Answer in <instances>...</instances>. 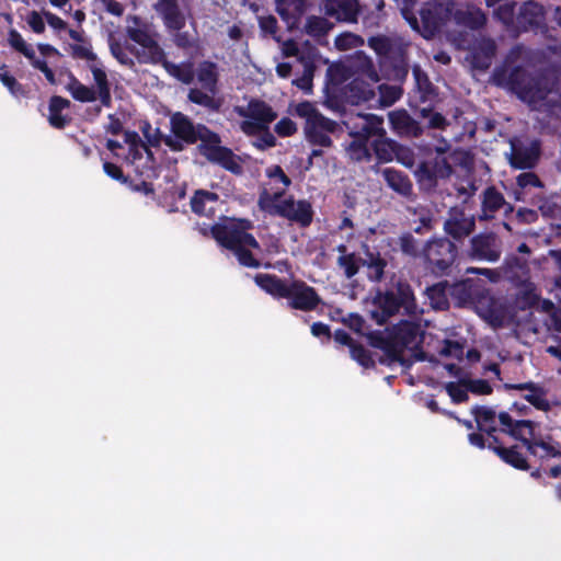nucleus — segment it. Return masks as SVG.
Masks as SVG:
<instances>
[{"label": "nucleus", "mask_w": 561, "mask_h": 561, "mask_svg": "<svg viewBox=\"0 0 561 561\" xmlns=\"http://www.w3.org/2000/svg\"><path fill=\"white\" fill-rule=\"evenodd\" d=\"M171 134L186 145H195L209 163L219 165L232 174H241L240 158L230 148L221 146V137L205 124H195L187 115L175 112L170 117Z\"/></svg>", "instance_id": "1"}, {"label": "nucleus", "mask_w": 561, "mask_h": 561, "mask_svg": "<svg viewBox=\"0 0 561 561\" xmlns=\"http://www.w3.org/2000/svg\"><path fill=\"white\" fill-rule=\"evenodd\" d=\"M370 346L383 352L385 357L379 358L382 365L399 363L407 364L403 356L405 348H417L423 342V332L417 322L401 320L388 328L386 332L373 331L368 334Z\"/></svg>", "instance_id": "2"}, {"label": "nucleus", "mask_w": 561, "mask_h": 561, "mask_svg": "<svg viewBox=\"0 0 561 561\" xmlns=\"http://www.w3.org/2000/svg\"><path fill=\"white\" fill-rule=\"evenodd\" d=\"M255 284L274 298L288 299V307L300 311H312L322 304L317 290L306 282L294 279L287 283L274 274H256Z\"/></svg>", "instance_id": "3"}, {"label": "nucleus", "mask_w": 561, "mask_h": 561, "mask_svg": "<svg viewBox=\"0 0 561 561\" xmlns=\"http://www.w3.org/2000/svg\"><path fill=\"white\" fill-rule=\"evenodd\" d=\"M374 305L376 309L370 311V318L379 325L400 312L409 317H416L421 312L414 291L404 279L397 280L383 293L379 291L374 298Z\"/></svg>", "instance_id": "4"}, {"label": "nucleus", "mask_w": 561, "mask_h": 561, "mask_svg": "<svg viewBox=\"0 0 561 561\" xmlns=\"http://www.w3.org/2000/svg\"><path fill=\"white\" fill-rule=\"evenodd\" d=\"M295 114L305 119V138L313 147L330 148L333 146L332 135L341 130L336 121L324 116L313 103L302 101L295 106Z\"/></svg>", "instance_id": "5"}, {"label": "nucleus", "mask_w": 561, "mask_h": 561, "mask_svg": "<svg viewBox=\"0 0 561 561\" xmlns=\"http://www.w3.org/2000/svg\"><path fill=\"white\" fill-rule=\"evenodd\" d=\"M494 81L507 89L517 98L527 103H537L547 98L548 91L542 87L541 80L530 76L524 68L516 66L511 69L507 77L505 72H495Z\"/></svg>", "instance_id": "6"}, {"label": "nucleus", "mask_w": 561, "mask_h": 561, "mask_svg": "<svg viewBox=\"0 0 561 561\" xmlns=\"http://www.w3.org/2000/svg\"><path fill=\"white\" fill-rule=\"evenodd\" d=\"M284 191L268 194L263 191L259 198V206L262 209L273 207L274 214L299 224L301 227H308L312 222L313 210L311 204L306 199L296 202L293 196L280 201Z\"/></svg>", "instance_id": "7"}, {"label": "nucleus", "mask_w": 561, "mask_h": 561, "mask_svg": "<svg viewBox=\"0 0 561 561\" xmlns=\"http://www.w3.org/2000/svg\"><path fill=\"white\" fill-rule=\"evenodd\" d=\"M454 5L453 0H433L424 3L420 10L421 26L414 15L409 18L404 14V18L413 30L419 31L424 38L428 39L435 36L442 26L450 20Z\"/></svg>", "instance_id": "8"}, {"label": "nucleus", "mask_w": 561, "mask_h": 561, "mask_svg": "<svg viewBox=\"0 0 561 561\" xmlns=\"http://www.w3.org/2000/svg\"><path fill=\"white\" fill-rule=\"evenodd\" d=\"M454 173V168L446 156V148L436 147L435 154L422 160L414 171L420 188L424 192L435 191L439 181L447 180Z\"/></svg>", "instance_id": "9"}, {"label": "nucleus", "mask_w": 561, "mask_h": 561, "mask_svg": "<svg viewBox=\"0 0 561 561\" xmlns=\"http://www.w3.org/2000/svg\"><path fill=\"white\" fill-rule=\"evenodd\" d=\"M152 8L161 18L164 27L174 32L173 43L176 47L190 49L194 46V39L190 33L182 32L186 24V18L178 0H157Z\"/></svg>", "instance_id": "10"}, {"label": "nucleus", "mask_w": 561, "mask_h": 561, "mask_svg": "<svg viewBox=\"0 0 561 561\" xmlns=\"http://www.w3.org/2000/svg\"><path fill=\"white\" fill-rule=\"evenodd\" d=\"M249 228H251V222L248 219H240L238 222L215 224L210 228V233L220 247L232 252L241 245L260 249V243L254 236L247 232Z\"/></svg>", "instance_id": "11"}, {"label": "nucleus", "mask_w": 561, "mask_h": 561, "mask_svg": "<svg viewBox=\"0 0 561 561\" xmlns=\"http://www.w3.org/2000/svg\"><path fill=\"white\" fill-rule=\"evenodd\" d=\"M457 255V245L446 237L430 240L424 248V257L436 275L449 274Z\"/></svg>", "instance_id": "12"}, {"label": "nucleus", "mask_w": 561, "mask_h": 561, "mask_svg": "<svg viewBox=\"0 0 561 561\" xmlns=\"http://www.w3.org/2000/svg\"><path fill=\"white\" fill-rule=\"evenodd\" d=\"M236 113L244 119L240 123L242 133L264 129L277 118V113L265 101L251 99L245 107L237 106Z\"/></svg>", "instance_id": "13"}, {"label": "nucleus", "mask_w": 561, "mask_h": 561, "mask_svg": "<svg viewBox=\"0 0 561 561\" xmlns=\"http://www.w3.org/2000/svg\"><path fill=\"white\" fill-rule=\"evenodd\" d=\"M501 241L494 232H481L470 239L467 256L471 261L494 263L501 257Z\"/></svg>", "instance_id": "14"}, {"label": "nucleus", "mask_w": 561, "mask_h": 561, "mask_svg": "<svg viewBox=\"0 0 561 561\" xmlns=\"http://www.w3.org/2000/svg\"><path fill=\"white\" fill-rule=\"evenodd\" d=\"M352 138L369 141L377 137L386 136L383 118L376 114H357L345 123Z\"/></svg>", "instance_id": "15"}, {"label": "nucleus", "mask_w": 561, "mask_h": 561, "mask_svg": "<svg viewBox=\"0 0 561 561\" xmlns=\"http://www.w3.org/2000/svg\"><path fill=\"white\" fill-rule=\"evenodd\" d=\"M445 233L455 241H462L476 229V217L467 214L461 206L450 207L444 221Z\"/></svg>", "instance_id": "16"}, {"label": "nucleus", "mask_w": 561, "mask_h": 561, "mask_svg": "<svg viewBox=\"0 0 561 561\" xmlns=\"http://www.w3.org/2000/svg\"><path fill=\"white\" fill-rule=\"evenodd\" d=\"M510 164L517 170L533 169L540 157V142L531 141L529 145L518 139L511 140Z\"/></svg>", "instance_id": "17"}, {"label": "nucleus", "mask_w": 561, "mask_h": 561, "mask_svg": "<svg viewBox=\"0 0 561 561\" xmlns=\"http://www.w3.org/2000/svg\"><path fill=\"white\" fill-rule=\"evenodd\" d=\"M536 428L537 427H530L525 437L522 439V443L526 447L527 451L541 460L547 458L561 457V444L553 440L550 435H548L546 438H543L541 435H537Z\"/></svg>", "instance_id": "18"}, {"label": "nucleus", "mask_w": 561, "mask_h": 561, "mask_svg": "<svg viewBox=\"0 0 561 561\" xmlns=\"http://www.w3.org/2000/svg\"><path fill=\"white\" fill-rule=\"evenodd\" d=\"M323 10L327 16L339 22L356 23L360 4L358 0H324Z\"/></svg>", "instance_id": "19"}, {"label": "nucleus", "mask_w": 561, "mask_h": 561, "mask_svg": "<svg viewBox=\"0 0 561 561\" xmlns=\"http://www.w3.org/2000/svg\"><path fill=\"white\" fill-rule=\"evenodd\" d=\"M391 129L400 137L419 138L424 128L407 110H397L388 114Z\"/></svg>", "instance_id": "20"}, {"label": "nucleus", "mask_w": 561, "mask_h": 561, "mask_svg": "<svg viewBox=\"0 0 561 561\" xmlns=\"http://www.w3.org/2000/svg\"><path fill=\"white\" fill-rule=\"evenodd\" d=\"M543 20V7L533 0H528L519 7L516 14V26L520 32H528L540 27Z\"/></svg>", "instance_id": "21"}, {"label": "nucleus", "mask_w": 561, "mask_h": 561, "mask_svg": "<svg viewBox=\"0 0 561 561\" xmlns=\"http://www.w3.org/2000/svg\"><path fill=\"white\" fill-rule=\"evenodd\" d=\"M501 208H505V213L513 211V206L505 201L504 195L495 186H488L482 192L479 220L493 219Z\"/></svg>", "instance_id": "22"}, {"label": "nucleus", "mask_w": 561, "mask_h": 561, "mask_svg": "<svg viewBox=\"0 0 561 561\" xmlns=\"http://www.w3.org/2000/svg\"><path fill=\"white\" fill-rule=\"evenodd\" d=\"M371 148L379 162H391L393 158H397L404 165L410 164V162L404 161V158L401 157V152L410 154V149L388 138L387 135L375 138L371 142Z\"/></svg>", "instance_id": "23"}, {"label": "nucleus", "mask_w": 561, "mask_h": 561, "mask_svg": "<svg viewBox=\"0 0 561 561\" xmlns=\"http://www.w3.org/2000/svg\"><path fill=\"white\" fill-rule=\"evenodd\" d=\"M496 54V44L494 39L483 37L478 41L470 49V62L473 69L485 71L492 65Z\"/></svg>", "instance_id": "24"}, {"label": "nucleus", "mask_w": 561, "mask_h": 561, "mask_svg": "<svg viewBox=\"0 0 561 561\" xmlns=\"http://www.w3.org/2000/svg\"><path fill=\"white\" fill-rule=\"evenodd\" d=\"M381 65L391 69V75L394 79H405L410 68L408 62V44L400 39L391 53L382 59Z\"/></svg>", "instance_id": "25"}, {"label": "nucleus", "mask_w": 561, "mask_h": 561, "mask_svg": "<svg viewBox=\"0 0 561 561\" xmlns=\"http://www.w3.org/2000/svg\"><path fill=\"white\" fill-rule=\"evenodd\" d=\"M386 184L402 197L413 196V184L407 173L394 168H385L381 171Z\"/></svg>", "instance_id": "26"}, {"label": "nucleus", "mask_w": 561, "mask_h": 561, "mask_svg": "<svg viewBox=\"0 0 561 561\" xmlns=\"http://www.w3.org/2000/svg\"><path fill=\"white\" fill-rule=\"evenodd\" d=\"M497 417L500 424L503 426L501 431L520 442L530 427L539 426L538 423L530 420L514 421L508 412H500Z\"/></svg>", "instance_id": "27"}, {"label": "nucleus", "mask_w": 561, "mask_h": 561, "mask_svg": "<svg viewBox=\"0 0 561 561\" xmlns=\"http://www.w3.org/2000/svg\"><path fill=\"white\" fill-rule=\"evenodd\" d=\"M70 105V101L60 95H53L50 98L48 105V123L51 127L64 129L70 124L71 117L62 114V111L69 108Z\"/></svg>", "instance_id": "28"}, {"label": "nucleus", "mask_w": 561, "mask_h": 561, "mask_svg": "<svg viewBox=\"0 0 561 561\" xmlns=\"http://www.w3.org/2000/svg\"><path fill=\"white\" fill-rule=\"evenodd\" d=\"M89 69L92 72L93 80L96 85L95 92L99 96L101 104L104 107H111L112 106L111 84L108 82L107 75L102 67V64L100 61H96L95 64H91V65H89Z\"/></svg>", "instance_id": "29"}, {"label": "nucleus", "mask_w": 561, "mask_h": 561, "mask_svg": "<svg viewBox=\"0 0 561 561\" xmlns=\"http://www.w3.org/2000/svg\"><path fill=\"white\" fill-rule=\"evenodd\" d=\"M505 387L515 390H529L530 393L524 396V399L527 402H529L531 405H534L536 409L540 411L547 412L550 410V403L546 398V391L541 387L534 383L533 381L515 385H505Z\"/></svg>", "instance_id": "30"}, {"label": "nucleus", "mask_w": 561, "mask_h": 561, "mask_svg": "<svg viewBox=\"0 0 561 561\" xmlns=\"http://www.w3.org/2000/svg\"><path fill=\"white\" fill-rule=\"evenodd\" d=\"M365 257L362 259V266L368 270V278L373 282H381L388 262L378 251H370L366 245Z\"/></svg>", "instance_id": "31"}, {"label": "nucleus", "mask_w": 561, "mask_h": 561, "mask_svg": "<svg viewBox=\"0 0 561 561\" xmlns=\"http://www.w3.org/2000/svg\"><path fill=\"white\" fill-rule=\"evenodd\" d=\"M196 76L203 89L213 94L216 93L219 81V71L216 62L210 60L199 62Z\"/></svg>", "instance_id": "32"}, {"label": "nucleus", "mask_w": 561, "mask_h": 561, "mask_svg": "<svg viewBox=\"0 0 561 561\" xmlns=\"http://www.w3.org/2000/svg\"><path fill=\"white\" fill-rule=\"evenodd\" d=\"M471 412L474 415L477 427L480 432H484L486 435L496 432V412L494 409L485 405H476Z\"/></svg>", "instance_id": "33"}, {"label": "nucleus", "mask_w": 561, "mask_h": 561, "mask_svg": "<svg viewBox=\"0 0 561 561\" xmlns=\"http://www.w3.org/2000/svg\"><path fill=\"white\" fill-rule=\"evenodd\" d=\"M67 90L69 91L71 96L78 102L91 103L99 99L93 88L83 84L72 73H70L69 76Z\"/></svg>", "instance_id": "34"}, {"label": "nucleus", "mask_w": 561, "mask_h": 561, "mask_svg": "<svg viewBox=\"0 0 561 561\" xmlns=\"http://www.w3.org/2000/svg\"><path fill=\"white\" fill-rule=\"evenodd\" d=\"M496 456L515 469L526 471L530 468L526 457L518 450V446L499 447Z\"/></svg>", "instance_id": "35"}, {"label": "nucleus", "mask_w": 561, "mask_h": 561, "mask_svg": "<svg viewBox=\"0 0 561 561\" xmlns=\"http://www.w3.org/2000/svg\"><path fill=\"white\" fill-rule=\"evenodd\" d=\"M218 199L219 196L215 192L197 190L191 198L192 211L198 216H205L208 213V209L206 208L207 203H216Z\"/></svg>", "instance_id": "36"}, {"label": "nucleus", "mask_w": 561, "mask_h": 561, "mask_svg": "<svg viewBox=\"0 0 561 561\" xmlns=\"http://www.w3.org/2000/svg\"><path fill=\"white\" fill-rule=\"evenodd\" d=\"M276 12L279 16L289 21L304 13L305 0H275Z\"/></svg>", "instance_id": "37"}, {"label": "nucleus", "mask_w": 561, "mask_h": 561, "mask_svg": "<svg viewBox=\"0 0 561 561\" xmlns=\"http://www.w3.org/2000/svg\"><path fill=\"white\" fill-rule=\"evenodd\" d=\"M0 81L14 98L27 96L28 90L10 73L5 64L0 65Z\"/></svg>", "instance_id": "38"}, {"label": "nucleus", "mask_w": 561, "mask_h": 561, "mask_svg": "<svg viewBox=\"0 0 561 561\" xmlns=\"http://www.w3.org/2000/svg\"><path fill=\"white\" fill-rule=\"evenodd\" d=\"M399 41V38H392L387 35H376L368 37L367 45L377 54L381 62Z\"/></svg>", "instance_id": "39"}, {"label": "nucleus", "mask_w": 561, "mask_h": 561, "mask_svg": "<svg viewBox=\"0 0 561 561\" xmlns=\"http://www.w3.org/2000/svg\"><path fill=\"white\" fill-rule=\"evenodd\" d=\"M187 99L190 102L201 105L211 112H219L222 104L221 100L215 99L213 95L197 88L188 91Z\"/></svg>", "instance_id": "40"}, {"label": "nucleus", "mask_w": 561, "mask_h": 561, "mask_svg": "<svg viewBox=\"0 0 561 561\" xmlns=\"http://www.w3.org/2000/svg\"><path fill=\"white\" fill-rule=\"evenodd\" d=\"M248 137H256L252 141V146L260 151H265L276 146L277 139L272 134L270 126L264 129L254 130L253 133H243Z\"/></svg>", "instance_id": "41"}, {"label": "nucleus", "mask_w": 561, "mask_h": 561, "mask_svg": "<svg viewBox=\"0 0 561 561\" xmlns=\"http://www.w3.org/2000/svg\"><path fill=\"white\" fill-rule=\"evenodd\" d=\"M164 69L170 76L176 78L184 84H190L194 80V70L192 64L175 65L171 61H165Z\"/></svg>", "instance_id": "42"}, {"label": "nucleus", "mask_w": 561, "mask_h": 561, "mask_svg": "<svg viewBox=\"0 0 561 561\" xmlns=\"http://www.w3.org/2000/svg\"><path fill=\"white\" fill-rule=\"evenodd\" d=\"M337 266L343 270L346 278H353L362 266V257L352 252L348 255H340L336 260Z\"/></svg>", "instance_id": "43"}, {"label": "nucleus", "mask_w": 561, "mask_h": 561, "mask_svg": "<svg viewBox=\"0 0 561 561\" xmlns=\"http://www.w3.org/2000/svg\"><path fill=\"white\" fill-rule=\"evenodd\" d=\"M8 42L13 49L21 53L28 60H33L36 56L32 46L23 39L22 35L15 28L9 30Z\"/></svg>", "instance_id": "44"}, {"label": "nucleus", "mask_w": 561, "mask_h": 561, "mask_svg": "<svg viewBox=\"0 0 561 561\" xmlns=\"http://www.w3.org/2000/svg\"><path fill=\"white\" fill-rule=\"evenodd\" d=\"M346 152L353 161H369L371 158L368 142L353 138L350 145L346 147Z\"/></svg>", "instance_id": "45"}, {"label": "nucleus", "mask_w": 561, "mask_h": 561, "mask_svg": "<svg viewBox=\"0 0 561 561\" xmlns=\"http://www.w3.org/2000/svg\"><path fill=\"white\" fill-rule=\"evenodd\" d=\"M412 73L416 83L419 91L422 93L423 98H427L432 95L435 91L433 83L431 82L427 73L421 68L419 65H414L412 68Z\"/></svg>", "instance_id": "46"}, {"label": "nucleus", "mask_w": 561, "mask_h": 561, "mask_svg": "<svg viewBox=\"0 0 561 561\" xmlns=\"http://www.w3.org/2000/svg\"><path fill=\"white\" fill-rule=\"evenodd\" d=\"M446 285L447 283H438L426 289L427 296L432 304L438 309H445L448 307V299L446 297Z\"/></svg>", "instance_id": "47"}, {"label": "nucleus", "mask_w": 561, "mask_h": 561, "mask_svg": "<svg viewBox=\"0 0 561 561\" xmlns=\"http://www.w3.org/2000/svg\"><path fill=\"white\" fill-rule=\"evenodd\" d=\"M515 8V1L502 3L494 10V16L505 26L510 27L514 24V21L516 20Z\"/></svg>", "instance_id": "48"}, {"label": "nucleus", "mask_w": 561, "mask_h": 561, "mask_svg": "<svg viewBox=\"0 0 561 561\" xmlns=\"http://www.w3.org/2000/svg\"><path fill=\"white\" fill-rule=\"evenodd\" d=\"M351 357L356 360L364 368H374L375 360L371 357L370 352L359 343H354L350 347Z\"/></svg>", "instance_id": "49"}, {"label": "nucleus", "mask_w": 561, "mask_h": 561, "mask_svg": "<svg viewBox=\"0 0 561 561\" xmlns=\"http://www.w3.org/2000/svg\"><path fill=\"white\" fill-rule=\"evenodd\" d=\"M463 343L459 341L445 339L443 341V347L439 350L438 353L443 357H453L456 359H461L463 356Z\"/></svg>", "instance_id": "50"}, {"label": "nucleus", "mask_w": 561, "mask_h": 561, "mask_svg": "<svg viewBox=\"0 0 561 561\" xmlns=\"http://www.w3.org/2000/svg\"><path fill=\"white\" fill-rule=\"evenodd\" d=\"M145 49H147V58L144 60L145 62L161 64L164 67V62L169 61L163 48L156 39L146 46Z\"/></svg>", "instance_id": "51"}, {"label": "nucleus", "mask_w": 561, "mask_h": 561, "mask_svg": "<svg viewBox=\"0 0 561 561\" xmlns=\"http://www.w3.org/2000/svg\"><path fill=\"white\" fill-rule=\"evenodd\" d=\"M248 248V245H241L236 251H233V254L237 256L238 262L240 263V265L245 267H260V261L254 257L253 253Z\"/></svg>", "instance_id": "52"}, {"label": "nucleus", "mask_w": 561, "mask_h": 561, "mask_svg": "<svg viewBox=\"0 0 561 561\" xmlns=\"http://www.w3.org/2000/svg\"><path fill=\"white\" fill-rule=\"evenodd\" d=\"M421 115L423 117L430 116L427 124L428 128L445 130L449 126V122L443 114L438 112H432L431 108H422Z\"/></svg>", "instance_id": "53"}, {"label": "nucleus", "mask_w": 561, "mask_h": 561, "mask_svg": "<svg viewBox=\"0 0 561 561\" xmlns=\"http://www.w3.org/2000/svg\"><path fill=\"white\" fill-rule=\"evenodd\" d=\"M461 385L473 394H491L493 389L485 379L461 380Z\"/></svg>", "instance_id": "54"}, {"label": "nucleus", "mask_w": 561, "mask_h": 561, "mask_svg": "<svg viewBox=\"0 0 561 561\" xmlns=\"http://www.w3.org/2000/svg\"><path fill=\"white\" fill-rule=\"evenodd\" d=\"M313 70L312 65H306L302 76L294 79L291 82L293 85L306 93H310L312 91Z\"/></svg>", "instance_id": "55"}, {"label": "nucleus", "mask_w": 561, "mask_h": 561, "mask_svg": "<svg viewBox=\"0 0 561 561\" xmlns=\"http://www.w3.org/2000/svg\"><path fill=\"white\" fill-rule=\"evenodd\" d=\"M70 55L75 59H84L87 61H91L92 64H95L98 60L96 54L92 51L91 46L85 45H79V44H71L70 45Z\"/></svg>", "instance_id": "56"}, {"label": "nucleus", "mask_w": 561, "mask_h": 561, "mask_svg": "<svg viewBox=\"0 0 561 561\" xmlns=\"http://www.w3.org/2000/svg\"><path fill=\"white\" fill-rule=\"evenodd\" d=\"M445 388L454 403L460 404L469 400L467 387L462 388L459 383L448 382Z\"/></svg>", "instance_id": "57"}, {"label": "nucleus", "mask_w": 561, "mask_h": 561, "mask_svg": "<svg viewBox=\"0 0 561 561\" xmlns=\"http://www.w3.org/2000/svg\"><path fill=\"white\" fill-rule=\"evenodd\" d=\"M127 35L133 42L144 48L154 39L146 28L128 27Z\"/></svg>", "instance_id": "58"}, {"label": "nucleus", "mask_w": 561, "mask_h": 561, "mask_svg": "<svg viewBox=\"0 0 561 561\" xmlns=\"http://www.w3.org/2000/svg\"><path fill=\"white\" fill-rule=\"evenodd\" d=\"M399 247L402 253L416 256L417 255V244L415 238L410 232H405L399 237Z\"/></svg>", "instance_id": "59"}, {"label": "nucleus", "mask_w": 561, "mask_h": 561, "mask_svg": "<svg viewBox=\"0 0 561 561\" xmlns=\"http://www.w3.org/2000/svg\"><path fill=\"white\" fill-rule=\"evenodd\" d=\"M274 130L279 137H290L297 133V125L289 117H283L275 124Z\"/></svg>", "instance_id": "60"}, {"label": "nucleus", "mask_w": 561, "mask_h": 561, "mask_svg": "<svg viewBox=\"0 0 561 561\" xmlns=\"http://www.w3.org/2000/svg\"><path fill=\"white\" fill-rule=\"evenodd\" d=\"M463 22L472 30L481 28L486 23L485 14L481 10L469 11L463 18Z\"/></svg>", "instance_id": "61"}, {"label": "nucleus", "mask_w": 561, "mask_h": 561, "mask_svg": "<svg viewBox=\"0 0 561 561\" xmlns=\"http://www.w3.org/2000/svg\"><path fill=\"white\" fill-rule=\"evenodd\" d=\"M516 183L520 188L542 187L543 184L539 176L534 172H524L516 178Z\"/></svg>", "instance_id": "62"}, {"label": "nucleus", "mask_w": 561, "mask_h": 561, "mask_svg": "<svg viewBox=\"0 0 561 561\" xmlns=\"http://www.w3.org/2000/svg\"><path fill=\"white\" fill-rule=\"evenodd\" d=\"M471 285L468 280H463L455 284L450 288V294L454 297H457L461 302H466L471 298Z\"/></svg>", "instance_id": "63"}, {"label": "nucleus", "mask_w": 561, "mask_h": 561, "mask_svg": "<svg viewBox=\"0 0 561 561\" xmlns=\"http://www.w3.org/2000/svg\"><path fill=\"white\" fill-rule=\"evenodd\" d=\"M30 64L32 65L33 68L42 71L44 73L46 80L50 84H53V85L57 84L55 72L48 67V65L45 60L39 59L35 56L33 60H30Z\"/></svg>", "instance_id": "64"}]
</instances>
